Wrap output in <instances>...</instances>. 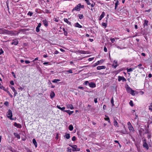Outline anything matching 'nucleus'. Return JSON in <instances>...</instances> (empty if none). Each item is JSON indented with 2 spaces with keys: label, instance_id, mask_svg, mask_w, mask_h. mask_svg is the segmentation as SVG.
Returning <instances> with one entry per match:
<instances>
[{
  "label": "nucleus",
  "instance_id": "f257e3e1",
  "mask_svg": "<svg viewBox=\"0 0 152 152\" xmlns=\"http://www.w3.org/2000/svg\"><path fill=\"white\" fill-rule=\"evenodd\" d=\"M7 117L9 118L10 120H15L16 118H12V111L10 110H9L7 113Z\"/></svg>",
  "mask_w": 152,
  "mask_h": 152
},
{
  "label": "nucleus",
  "instance_id": "f03ea898",
  "mask_svg": "<svg viewBox=\"0 0 152 152\" xmlns=\"http://www.w3.org/2000/svg\"><path fill=\"white\" fill-rule=\"evenodd\" d=\"M143 146L144 148H145L147 150H148L149 149V147L147 143L146 140V139H144L143 140Z\"/></svg>",
  "mask_w": 152,
  "mask_h": 152
},
{
  "label": "nucleus",
  "instance_id": "7ed1b4c3",
  "mask_svg": "<svg viewBox=\"0 0 152 152\" xmlns=\"http://www.w3.org/2000/svg\"><path fill=\"white\" fill-rule=\"evenodd\" d=\"M81 4H79L75 8H73L72 10V11L74 10H76L77 11H79L80 10V8H81Z\"/></svg>",
  "mask_w": 152,
  "mask_h": 152
},
{
  "label": "nucleus",
  "instance_id": "20e7f679",
  "mask_svg": "<svg viewBox=\"0 0 152 152\" xmlns=\"http://www.w3.org/2000/svg\"><path fill=\"white\" fill-rule=\"evenodd\" d=\"M71 147L72 148V151H80V148H77V146L76 145H73L71 146Z\"/></svg>",
  "mask_w": 152,
  "mask_h": 152
},
{
  "label": "nucleus",
  "instance_id": "39448f33",
  "mask_svg": "<svg viewBox=\"0 0 152 152\" xmlns=\"http://www.w3.org/2000/svg\"><path fill=\"white\" fill-rule=\"evenodd\" d=\"M118 80L119 82H120L121 80L123 82L126 81V79L123 76H118Z\"/></svg>",
  "mask_w": 152,
  "mask_h": 152
},
{
  "label": "nucleus",
  "instance_id": "423d86ee",
  "mask_svg": "<svg viewBox=\"0 0 152 152\" xmlns=\"http://www.w3.org/2000/svg\"><path fill=\"white\" fill-rule=\"evenodd\" d=\"M18 43V39H15L12 40V42L11 43V45H17Z\"/></svg>",
  "mask_w": 152,
  "mask_h": 152
},
{
  "label": "nucleus",
  "instance_id": "0eeeda50",
  "mask_svg": "<svg viewBox=\"0 0 152 152\" xmlns=\"http://www.w3.org/2000/svg\"><path fill=\"white\" fill-rule=\"evenodd\" d=\"M89 86L91 88H94L96 87V84L93 82L89 83Z\"/></svg>",
  "mask_w": 152,
  "mask_h": 152
},
{
  "label": "nucleus",
  "instance_id": "6e6552de",
  "mask_svg": "<svg viewBox=\"0 0 152 152\" xmlns=\"http://www.w3.org/2000/svg\"><path fill=\"white\" fill-rule=\"evenodd\" d=\"M112 66H113V67L115 68L118 66V62L116 60H114L113 61V64Z\"/></svg>",
  "mask_w": 152,
  "mask_h": 152
},
{
  "label": "nucleus",
  "instance_id": "1a4fd4ad",
  "mask_svg": "<svg viewBox=\"0 0 152 152\" xmlns=\"http://www.w3.org/2000/svg\"><path fill=\"white\" fill-rule=\"evenodd\" d=\"M106 67L105 66H99L97 67V69L98 70H100L102 69H105Z\"/></svg>",
  "mask_w": 152,
  "mask_h": 152
},
{
  "label": "nucleus",
  "instance_id": "9d476101",
  "mask_svg": "<svg viewBox=\"0 0 152 152\" xmlns=\"http://www.w3.org/2000/svg\"><path fill=\"white\" fill-rule=\"evenodd\" d=\"M14 126L18 128H20L22 127L21 125L19 124H18L16 122H15L14 124Z\"/></svg>",
  "mask_w": 152,
  "mask_h": 152
},
{
  "label": "nucleus",
  "instance_id": "9b49d317",
  "mask_svg": "<svg viewBox=\"0 0 152 152\" xmlns=\"http://www.w3.org/2000/svg\"><path fill=\"white\" fill-rule=\"evenodd\" d=\"M105 15V12H102L101 15H100L99 18V20H101L104 17Z\"/></svg>",
  "mask_w": 152,
  "mask_h": 152
},
{
  "label": "nucleus",
  "instance_id": "f8f14e48",
  "mask_svg": "<svg viewBox=\"0 0 152 152\" xmlns=\"http://www.w3.org/2000/svg\"><path fill=\"white\" fill-rule=\"evenodd\" d=\"M66 107L68 108H69L71 110H73L74 109L72 104H68L66 105Z\"/></svg>",
  "mask_w": 152,
  "mask_h": 152
},
{
  "label": "nucleus",
  "instance_id": "ddd939ff",
  "mask_svg": "<svg viewBox=\"0 0 152 152\" xmlns=\"http://www.w3.org/2000/svg\"><path fill=\"white\" fill-rule=\"evenodd\" d=\"M113 123L114 125L115 126H117V127H119V126L118 125V124L117 121H116L115 117L114 118Z\"/></svg>",
  "mask_w": 152,
  "mask_h": 152
},
{
  "label": "nucleus",
  "instance_id": "4468645a",
  "mask_svg": "<svg viewBox=\"0 0 152 152\" xmlns=\"http://www.w3.org/2000/svg\"><path fill=\"white\" fill-rule=\"evenodd\" d=\"M75 26L80 28H81L82 27V26L80 25L78 23H76L75 24Z\"/></svg>",
  "mask_w": 152,
  "mask_h": 152
},
{
  "label": "nucleus",
  "instance_id": "2eb2a0df",
  "mask_svg": "<svg viewBox=\"0 0 152 152\" xmlns=\"http://www.w3.org/2000/svg\"><path fill=\"white\" fill-rule=\"evenodd\" d=\"M32 142L34 144L36 148L37 147V143L35 139H33L32 140Z\"/></svg>",
  "mask_w": 152,
  "mask_h": 152
},
{
  "label": "nucleus",
  "instance_id": "dca6fc26",
  "mask_svg": "<svg viewBox=\"0 0 152 152\" xmlns=\"http://www.w3.org/2000/svg\"><path fill=\"white\" fill-rule=\"evenodd\" d=\"M103 61V60H101L100 61H98L95 64V65H94V66H96L97 65H99L100 63V62H102Z\"/></svg>",
  "mask_w": 152,
  "mask_h": 152
},
{
  "label": "nucleus",
  "instance_id": "f3484780",
  "mask_svg": "<svg viewBox=\"0 0 152 152\" xmlns=\"http://www.w3.org/2000/svg\"><path fill=\"white\" fill-rule=\"evenodd\" d=\"M135 67L134 68H127V71L128 72H131L132 71L134 70L135 69Z\"/></svg>",
  "mask_w": 152,
  "mask_h": 152
},
{
  "label": "nucleus",
  "instance_id": "a211bd4d",
  "mask_svg": "<svg viewBox=\"0 0 152 152\" xmlns=\"http://www.w3.org/2000/svg\"><path fill=\"white\" fill-rule=\"evenodd\" d=\"M148 21L146 20H144V27H145L146 26H148Z\"/></svg>",
  "mask_w": 152,
  "mask_h": 152
},
{
  "label": "nucleus",
  "instance_id": "6ab92c4d",
  "mask_svg": "<svg viewBox=\"0 0 152 152\" xmlns=\"http://www.w3.org/2000/svg\"><path fill=\"white\" fill-rule=\"evenodd\" d=\"M50 97L52 99L55 96V94L53 91H52L50 94Z\"/></svg>",
  "mask_w": 152,
  "mask_h": 152
},
{
  "label": "nucleus",
  "instance_id": "aec40b11",
  "mask_svg": "<svg viewBox=\"0 0 152 152\" xmlns=\"http://www.w3.org/2000/svg\"><path fill=\"white\" fill-rule=\"evenodd\" d=\"M56 107L59 109L61 110L62 111H64V109L65 108V107H60V106H59L58 105H57Z\"/></svg>",
  "mask_w": 152,
  "mask_h": 152
},
{
  "label": "nucleus",
  "instance_id": "412c9836",
  "mask_svg": "<svg viewBox=\"0 0 152 152\" xmlns=\"http://www.w3.org/2000/svg\"><path fill=\"white\" fill-rule=\"evenodd\" d=\"M43 23L46 27L48 26V23L47 21L46 20H44L42 21Z\"/></svg>",
  "mask_w": 152,
  "mask_h": 152
},
{
  "label": "nucleus",
  "instance_id": "4be33fe9",
  "mask_svg": "<svg viewBox=\"0 0 152 152\" xmlns=\"http://www.w3.org/2000/svg\"><path fill=\"white\" fill-rule=\"evenodd\" d=\"M14 134L15 136L17 138L20 139V136L19 134L17 133H14Z\"/></svg>",
  "mask_w": 152,
  "mask_h": 152
},
{
  "label": "nucleus",
  "instance_id": "5701e85b",
  "mask_svg": "<svg viewBox=\"0 0 152 152\" xmlns=\"http://www.w3.org/2000/svg\"><path fill=\"white\" fill-rule=\"evenodd\" d=\"M64 21L65 22H66L67 24L69 25H71V22L69 21L67 19L64 18Z\"/></svg>",
  "mask_w": 152,
  "mask_h": 152
},
{
  "label": "nucleus",
  "instance_id": "b1692460",
  "mask_svg": "<svg viewBox=\"0 0 152 152\" xmlns=\"http://www.w3.org/2000/svg\"><path fill=\"white\" fill-rule=\"evenodd\" d=\"M64 137L67 139H69L70 137V134H66Z\"/></svg>",
  "mask_w": 152,
  "mask_h": 152
},
{
  "label": "nucleus",
  "instance_id": "393cba45",
  "mask_svg": "<svg viewBox=\"0 0 152 152\" xmlns=\"http://www.w3.org/2000/svg\"><path fill=\"white\" fill-rule=\"evenodd\" d=\"M128 128L130 132H134V129L132 126L128 127Z\"/></svg>",
  "mask_w": 152,
  "mask_h": 152
},
{
  "label": "nucleus",
  "instance_id": "a878e982",
  "mask_svg": "<svg viewBox=\"0 0 152 152\" xmlns=\"http://www.w3.org/2000/svg\"><path fill=\"white\" fill-rule=\"evenodd\" d=\"M142 65V64H139L137 66H135V68H136L137 67H138V68L139 69H143L144 68L143 67H141Z\"/></svg>",
  "mask_w": 152,
  "mask_h": 152
},
{
  "label": "nucleus",
  "instance_id": "bb28decb",
  "mask_svg": "<svg viewBox=\"0 0 152 152\" xmlns=\"http://www.w3.org/2000/svg\"><path fill=\"white\" fill-rule=\"evenodd\" d=\"M105 117H106V118H104L105 120L107 121L108 122V123H110V121L109 118L106 115H105Z\"/></svg>",
  "mask_w": 152,
  "mask_h": 152
},
{
  "label": "nucleus",
  "instance_id": "cd10ccee",
  "mask_svg": "<svg viewBox=\"0 0 152 152\" xmlns=\"http://www.w3.org/2000/svg\"><path fill=\"white\" fill-rule=\"evenodd\" d=\"M132 90L129 87H128L127 88V92L129 93H130L131 91H132Z\"/></svg>",
  "mask_w": 152,
  "mask_h": 152
},
{
  "label": "nucleus",
  "instance_id": "c85d7f7f",
  "mask_svg": "<svg viewBox=\"0 0 152 152\" xmlns=\"http://www.w3.org/2000/svg\"><path fill=\"white\" fill-rule=\"evenodd\" d=\"M119 1L117 0L116 2L115 3V9H116V8L118 6V5L119 4Z\"/></svg>",
  "mask_w": 152,
  "mask_h": 152
},
{
  "label": "nucleus",
  "instance_id": "c756f323",
  "mask_svg": "<svg viewBox=\"0 0 152 152\" xmlns=\"http://www.w3.org/2000/svg\"><path fill=\"white\" fill-rule=\"evenodd\" d=\"M69 129L71 131L73 129V127L72 125H70L69 127Z\"/></svg>",
  "mask_w": 152,
  "mask_h": 152
},
{
  "label": "nucleus",
  "instance_id": "7c9ffc66",
  "mask_svg": "<svg viewBox=\"0 0 152 152\" xmlns=\"http://www.w3.org/2000/svg\"><path fill=\"white\" fill-rule=\"evenodd\" d=\"M60 81V80L59 79H55L54 80H52V82L53 83H57L58 82Z\"/></svg>",
  "mask_w": 152,
  "mask_h": 152
},
{
  "label": "nucleus",
  "instance_id": "2f4dec72",
  "mask_svg": "<svg viewBox=\"0 0 152 152\" xmlns=\"http://www.w3.org/2000/svg\"><path fill=\"white\" fill-rule=\"evenodd\" d=\"M78 16L80 19H82L84 17V16L82 14H79Z\"/></svg>",
  "mask_w": 152,
  "mask_h": 152
},
{
  "label": "nucleus",
  "instance_id": "473e14b6",
  "mask_svg": "<svg viewBox=\"0 0 152 152\" xmlns=\"http://www.w3.org/2000/svg\"><path fill=\"white\" fill-rule=\"evenodd\" d=\"M102 26L104 27V28L107 27V24L106 23L103 22L102 23Z\"/></svg>",
  "mask_w": 152,
  "mask_h": 152
},
{
  "label": "nucleus",
  "instance_id": "72a5a7b5",
  "mask_svg": "<svg viewBox=\"0 0 152 152\" xmlns=\"http://www.w3.org/2000/svg\"><path fill=\"white\" fill-rule=\"evenodd\" d=\"M129 104L131 107H133L134 106L133 103L132 101H130Z\"/></svg>",
  "mask_w": 152,
  "mask_h": 152
},
{
  "label": "nucleus",
  "instance_id": "f704fd0d",
  "mask_svg": "<svg viewBox=\"0 0 152 152\" xmlns=\"http://www.w3.org/2000/svg\"><path fill=\"white\" fill-rule=\"evenodd\" d=\"M135 91H134L133 90H132V91H131V92L130 93V94H131L133 96H134L135 95V93H134Z\"/></svg>",
  "mask_w": 152,
  "mask_h": 152
},
{
  "label": "nucleus",
  "instance_id": "c9c22d12",
  "mask_svg": "<svg viewBox=\"0 0 152 152\" xmlns=\"http://www.w3.org/2000/svg\"><path fill=\"white\" fill-rule=\"evenodd\" d=\"M7 91V94H9V95L11 97V98H12L13 97V96L11 94L9 91Z\"/></svg>",
  "mask_w": 152,
  "mask_h": 152
},
{
  "label": "nucleus",
  "instance_id": "e433bc0d",
  "mask_svg": "<svg viewBox=\"0 0 152 152\" xmlns=\"http://www.w3.org/2000/svg\"><path fill=\"white\" fill-rule=\"evenodd\" d=\"M149 109L152 111V103H151V105L149 106Z\"/></svg>",
  "mask_w": 152,
  "mask_h": 152
},
{
  "label": "nucleus",
  "instance_id": "4c0bfd02",
  "mask_svg": "<svg viewBox=\"0 0 152 152\" xmlns=\"http://www.w3.org/2000/svg\"><path fill=\"white\" fill-rule=\"evenodd\" d=\"M4 32H6L7 34H10L11 33V32L10 31H8L5 30Z\"/></svg>",
  "mask_w": 152,
  "mask_h": 152
},
{
  "label": "nucleus",
  "instance_id": "58836bf2",
  "mask_svg": "<svg viewBox=\"0 0 152 152\" xmlns=\"http://www.w3.org/2000/svg\"><path fill=\"white\" fill-rule=\"evenodd\" d=\"M65 72H68V73H72V70L71 69L69 70H66V71H65Z\"/></svg>",
  "mask_w": 152,
  "mask_h": 152
},
{
  "label": "nucleus",
  "instance_id": "ea45409f",
  "mask_svg": "<svg viewBox=\"0 0 152 152\" xmlns=\"http://www.w3.org/2000/svg\"><path fill=\"white\" fill-rule=\"evenodd\" d=\"M4 104L7 106H9V102H7V101H6L4 103Z\"/></svg>",
  "mask_w": 152,
  "mask_h": 152
},
{
  "label": "nucleus",
  "instance_id": "a19ab883",
  "mask_svg": "<svg viewBox=\"0 0 152 152\" xmlns=\"http://www.w3.org/2000/svg\"><path fill=\"white\" fill-rule=\"evenodd\" d=\"M44 11L45 12L47 13H50V11L48 10L47 9H45L44 10Z\"/></svg>",
  "mask_w": 152,
  "mask_h": 152
},
{
  "label": "nucleus",
  "instance_id": "79ce46f5",
  "mask_svg": "<svg viewBox=\"0 0 152 152\" xmlns=\"http://www.w3.org/2000/svg\"><path fill=\"white\" fill-rule=\"evenodd\" d=\"M33 13L32 12L30 11H29L27 15H30V16H31L33 14Z\"/></svg>",
  "mask_w": 152,
  "mask_h": 152
},
{
  "label": "nucleus",
  "instance_id": "37998d69",
  "mask_svg": "<svg viewBox=\"0 0 152 152\" xmlns=\"http://www.w3.org/2000/svg\"><path fill=\"white\" fill-rule=\"evenodd\" d=\"M111 104H112L113 106L114 105V101H113V97H112L111 99Z\"/></svg>",
  "mask_w": 152,
  "mask_h": 152
},
{
  "label": "nucleus",
  "instance_id": "c03bdc74",
  "mask_svg": "<svg viewBox=\"0 0 152 152\" xmlns=\"http://www.w3.org/2000/svg\"><path fill=\"white\" fill-rule=\"evenodd\" d=\"M89 82L88 81H86L83 84L85 85H87L88 83L89 84Z\"/></svg>",
  "mask_w": 152,
  "mask_h": 152
},
{
  "label": "nucleus",
  "instance_id": "a18cd8bd",
  "mask_svg": "<svg viewBox=\"0 0 152 152\" xmlns=\"http://www.w3.org/2000/svg\"><path fill=\"white\" fill-rule=\"evenodd\" d=\"M13 92H14V96L15 97L16 96L18 93L16 90L14 91H13Z\"/></svg>",
  "mask_w": 152,
  "mask_h": 152
},
{
  "label": "nucleus",
  "instance_id": "49530a36",
  "mask_svg": "<svg viewBox=\"0 0 152 152\" xmlns=\"http://www.w3.org/2000/svg\"><path fill=\"white\" fill-rule=\"evenodd\" d=\"M110 40L111 41V42L112 43H113L114 42H115V38H111L110 39Z\"/></svg>",
  "mask_w": 152,
  "mask_h": 152
},
{
  "label": "nucleus",
  "instance_id": "de8ad7c7",
  "mask_svg": "<svg viewBox=\"0 0 152 152\" xmlns=\"http://www.w3.org/2000/svg\"><path fill=\"white\" fill-rule=\"evenodd\" d=\"M4 53V51H3L2 49H0V55Z\"/></svg>",
  "mask_w": 152,
  "mask_h": 152
},
{
  "label": "nucleus",
  "instance_id": "09e8293b",
  "mask_svg": "<svg viewBox=\"0 0 152 152\" xmlns=\"http://www.w3.org/2000/svg\"><path fill=\"white\" fill-rule=\"evenodd\" d=\"M116 47H117V48L119 49H121V50L125 48V47H123V48H121L119 46H117Z\"/></svg>",
  "mask_w": 152,
  "mask_h": 152
},
{
  "label": "nucleus",
  "instance_id": "8fccbe9b",
  "mask_svg": "<svg viewBox=\"0 0 152 152\" xmlns=\"http://www.w3.org/2000/svg\"><path fill=\"white\" fill-rule=\"evenodd\" d=\"M72 140L73 141H75L76 140V137L75 136H73Z\"/></svg>",
  "mask_w": 152,
  "mask_h": 152
},
{
  "label": "nucleus",
  "instance_id": "3c124183",
  "mask_svg": "<svg viewBox=\"0 0 152 152\" xmlns=\"http://www.w3.org/2000/svg\"><path fill=\"white\" fill-rule=\"evenodd\" d=\"M104 51L105 52H107V48H106V47H104Z\"/></svg>",
  "mask_w": 152,
  "mask_h": 152
},
{
  "label": "nucleus",
  "instance_id": "603ef678",
  "mask_svg": "<svg viewBox=\"0 0 152 152\" xmlns=\"http://www.w3.org/2000/svg\"><path fill=\"white\" fill-rule=\"evenodd\" d=\"M67 149H68L67 150V151L68 152H71L72 149H71L70 148H68Z\"/></svg>",
  "mask_w": 152,
  "mask_h": 152
},
{
  "label": "nucleus",
  "instance_id": "864d4df0",
  "mask_svg": "<svg viewBox=\"0 0 152 152\" xmlns=\"http://www.w3.org/2000/svg\"><path fill=\"white\" fill-rule=\"evenodd\" d=\"M12 75L13 76V77H14V78H16V77L15 76V74L14 72H12Z\"/></svg>",
  "mask_w": 152,
  "mask_h": 152
},
{
  "label": "nucleus",
  "instance_id": "5fc2aeb1",
  "mask_svg": "<svg viewBox=\"0 0 152 152\" xmlns=\"http://www.w3.org/2000/svg\"><path fill=\"white\" fill-rule=\"evenodd\" d=\"M10 87L11 88V89L13 91H14L16 90H15V88H14L13 86H10Z\"/></svg>",
  "mask_w": 152,
  "mask_h": 152
},
{
  "label": "nucleus",
  "instance_id": "6e6d98bb",
  "mask_svg": "<svg viewBox=\"0 0 152 152\" xmlns=\"http://www.w3.org/2000/svg\"><path fill=\"white\" fill-rule=\"evenodd\" d=\"M39 28L37 27L36 28V31L37 32H39Z\"/></svg>",
  "mask_w": 152,
  "mask_h": 152
},
{
  "label": "nucleus",
  "instance_id": "4d7b16f0",
  "mask_svg": "<svg viewBox=\"0 0 152 152\" xmlns=\"http://www.w3.org/2000/svg\"><path fill=\"white\" fill-rule=\"evenodd\" d=\"M74 112V111H69V115H70L72 114Z\"/></svg>",
  "mask_w": 152,
  "mask_h": 152
},
{
  "label": "nucleus",
  "instance_id": "13d9d810",
  "mask_svg": "<svg viewBox=\"0 0 152 152\" xmlns=\"http://www.w3.org/2000/svg\"><path fill=\"white\" fill-rule=\"evenodd\" d=\"M10 84L11 85H14V82H13V81H12V80L11 81H10Z\"/></svg>",
  "mask_w": 152,
  "mask_h": 152
},
{
  "label": "nucleus",
  "instance_id": "bf43d9fd",
  "mask_svg": "<svg viewBox=\"0 0 152 152\" xmlns=\"http://www.w3.org/2000/svg\"><path fill=\"white\" fill-rule=\"evenodd\" d=\"M0 88L1 89H3L4 90L5 88L2 85L0 86Z\"/></svg>",
  "mask_w": 152,
  "mask_h": 152
},
{
  "label": "nucleus",
  "instance_id": "052dcab7",
  "mask_svg": "<svg viewBox=\"0 0 152 152\" xmlns=\"http://www.w3.org/2000/svg\"><path fill=\"white\" fill-rule=\"evenodd\" d=\"M78 88H79V89H82V90H84V88L83 87H81V86H79L78 87Z\"/></svg>",
  "mask_w": 152,
  "mask_h": 152
},
{
  "label": "nucleus",
  "instance_id": "680f3d73",
  "mask_svg": "<svg viewBox=\"0 0 152 152\" xmlns=\"http://www.w3.org/2000/svg\"><path fill=\"white\" fill-rule=\"evenodd\" d=\"M26 151H27V152H32L29 149L27 148H26Z\"/></svg>",
  "mask_w": 152,
  "mask_h": 152
},
{
  "label": "nucleus",
  "instance_id": "e2e57ef3",
  "mask_svg": "<svg viewBox=\"0 0 152 152\" xmlns=\"http://www.w3.org/2000/svg\"><path fill=\"white\" fill-rule=\"evenodd\" d=\"M127 125L128 126V127L132 126V125L130 122H128Z\"/></svg>",
  "mask_w": 152,
  "mask_h": 152
},
{
  "label": "nucleus",
  "instance_id": "0e129e2a",
  "mask_svg": "<svg viewBox=\"0 0 152 152\" xmlns=\"http://www.w3.org/2000/svg\"><path fill=\"white\" fill-rule=\"evenodd\" d=\"M25 63L26 64H29L30 62V61L28 60H25Z\"/></svg>",
  "mask_w": 152,
  "mask_h": 152
},
{
  "label": "nucleus",
  "instance_id": "69168bd1",
  "mask_svg": "<svg viewBox=\"0 0 152 152\" xmlns=\"http://www.w3.org/2000/svg\"><path fill=\"white\" fill-rule=\"evenodd\" d=\"M49 62H45L43 63V64L44 65H47V64H49Z\"/></svg>",
  "mask_w": 152,
  "mask_h": 152
},
{
  "label": "nucleus",
  "instance_id": "338daca9",
  "mask_svg": "<svg viewBox=\"0 0 152 152\" xmlns=\"http://www.w3.org/2000/svg\"><path fill=\"white\" fill-rule=\"evenodd\" d=\"M41 23H39L38 24L37 27L39 28L41 27Z\"/></svg>",
  "mask_w": 152,
  "mask_h": 152
},
{
  "label": "nucleus",
  "instance_id": "774afa93",
  "mask_svg": "<svg viewBox=\"0 0 152 152\" xmlns=\"http://www.w3.org/2000/svg\"><path fill=\"white\" fill-rule=\"evenodd\" d=\"M149 121H150V123H152V117H151L150 118Z\"/></svg>",
  "mask_w": 152,
  "mask_h": 152
}]
</instances>
